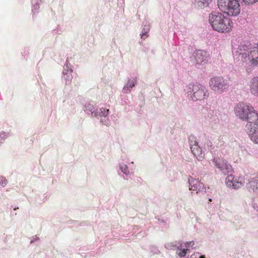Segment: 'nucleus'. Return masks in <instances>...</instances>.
<instances>
[{
    "instance_id": "393cba45",
    "label": "nucleus",
    "mask_w": 258,
    "mask_h": 258,
    "mask_svg": "<svg viewBox=\"0 0 258 258\" xmlns=\"http://www.w3.org/2000/svg\"><path fill=\"white\" fill-rule=\"evenodd\" d=\"M209 201L211 202L212 201V199H209Z\"/></svg>"
},
{
    "instance_id": "b1692460",
    "label": "nucleus",
    "mask_w": 258,
    "mask_h": 258,
    "mask_svg": "<svg viewBox=\"0 0 258 258\" xmlns=\"http://www.w3.org/2000/svg\"><path fill=\"white\" fill-rule=\"evenodd\" d=\"M240 55H241V56L243 57L244 53H240Z\"/></svg>"
},
{
    "instance_id": "39448f33",
    "label": "nucleus",
    "mask_w": 258,
    "mask_h": 258,
    "mask_svg": "<svg viewBox=\"0 0 258 258\" xmlns=\"http://www.w3.org/2000/svg\"><path fill=\"white\" fill-rule=\"evenodd\" d=\"M240 50L247 51L248 58L251 65L258 66V44L250 48L245 45H241L240 46Z\"/></svg>"
},
{
    "instance_id": "f03ea898",
    "label": "nucleus",
    "mask_w": 258,
    "mask_h": 258,
    "mask_svg": "<svg viewBox=\"0 0 258 258\" xmlns=\"http://www.w3.org/2000/svg\"><path fill=\"white\" fill-rule=\"evenodd\" d=\"M234 112L240 119L249 123L258 120V113L248 103L243 102L237 103L234 107Z\"/></svg>"
},
{
    "instance_id": "2eb2a0df",
    "label": "nucleus",
    "mask_w": 258,
    "mask_h": 258,
    "mask_svg": "<svg viewBox=\"0 0 258 258\" xmlns=\"http://www.w3.org/2000/svg\"><path fill=\"white\" fill-rule=\"evenodd\" d=\"M212 0H195L198 7L200 8L207 7Z\"/></svg>"
},
{
    "instance_id": "a211bd4d",
    "label": "nucleus",
    "mask_w": 258,
    "mask_h": 258,
    "mask_svg": "<svg viewBox=\"0 0 258 258\" xmlns=\"http://www.w3.org/2000/svg\"><path fill=\"white\" fill-rule=\"evenodd\" d=\"M100 111H101L102 115L104 116H107L109 112V110L108 109H106L104 108H102L100 109Z\"/></svg>"
},
{
    "instance_id": "6ab92c4d",
    "label": "nucleus",
    "mask_w": 258,
    "mask_h": 258,
    "mask_svg": "<svg viewBox=\"0 0 258 258\" xmlns=\"http://www.w3.org/2000/svg\"><path fill=\"white\" fill-rule=\"evenodd\" d=\"M7 180L5 177H3V176L0 177V184L2 186H5L7 184Z\"/></svg>"
},
{
    "instance_id": "4be33fe9",
    "label": "nucleus",
    "mask_w": 258,
    "mask_h": 258,
    "mask_svg": "<svg viewBox=\"0 0 258 258\" xmlns=\"http://www.w3.org/2000/svg\"><path fill=\"white\" fill-rule=\"evenodd\" d=\"M146 34H142L141 35V38H142V39H145V38H146Z\"/></svg>"
},
{
    "instance_id": "20e7f679",
    "label": "nucleus",
    "mask_w": 258,
    "mask_h": 258,
    "mask_svg": "<svg viewBox=\"0 0 258 258\" xmlns=\"http://www.w3.org/2000/svg\"><path fill=\"white\" fill-rule=\"evenodd\" d=\"M209 84L212 90L219 92H223L227 89L229 86L228 81L220 77L211 78Z\"/></svg>"
},
{
    "instance_id": "1a4fd4ad",
    "label": "nucleus",
    "mask_w": 258,
    "mask_h": 258,
    "mask_svg": "<svg viewBox=\"0 0 258 258\" xmlns=\"http://www.w3.org/2000/svg\"><path fill=\"white\" fill-rule=\"evenodd\" d=\"M249 136L252 141L258 144V121L256 123L252 122L250 124Z\"/></svg>"
},
{
    "instance_id": "6e6552de",
    "label": "nucleus",
    "mask_w": 258,
    "mask_h": 258,
    "mask_svg": "<svg viewBox=\"0 0 258 258\" xmlns=\"http://www.w3.org/2000/svg\"><path fill=\"white\" fill-rule=\"evenodd\" d=\"M194 56L197 64H205L208 61L209 55L206 51L203 50H196L194 53Z\"/></svg>"
},
{
    "instance_id": "dca6fc26",
    "label": "nucleus",
    "mask_w": 258,
    "mask_h": 258,
    "mask_svg": "<svg viewBox=\"0 0 258 258\" xmlns=\"http://www.w3.org/2000/svg\"><path fill=\"white\" fill-rule=\"evenodd\" d=\"M135 82L133 80H129L126 83V85L124 87L123 90L124 92L128 93L127 89L132 88L135 86Z\"/></svg>"
},
{
    "instance_id": "9d476101",
    "label": "nucleus",
    "mask_w": 258,
    "mask_h": 258,
    "mask_svg": "<svg viewBox=\"0 0 258 258\" xmlns=\"http://www.w3.org/2000/svg\"><path fill=\"white\" fill-rule=\"evenodd\" d=\"M225 183L228 187L233 189H238L242 186V183L238 181L235 180L234 177L231 175H228L226 177Z\"/></svg>"
},
{
    "instance_id": "aec40b11",
    "label": "nucleus",
    "mask_w": 258,
    "mask_h": 258,
    "mask_svg": "<svg viewBox=\"0 0 258 258\" xmlns=\"http://www.w3.org/2000/svg\"><path fill=\"white\" fill-rule=\"evenodd\" d=\"M243 2L247 5H251L258 2V0H242Z\"/></svg>"
},
{
    "instance_id": "5701e85b",
    "label": "nucleus",
    "mask_w": 258,
    "mask_h": 258,
    "mask_svg": "<svg viewBox=\"0 0 258 258\" xmlns=\"http://www.w3.org/2000/svg\"><path fill=\"white\" fill-rule=\"evenodd\" d=\"M199 258H206V257L204 255H202Z\"/></svg>"
},
{
    "instance_id": "7ed1b4c3",
    "label": "nucleus",
    "mask_w": 258,
    "mask_h": 258,
    "mask_svg": "<svg viewBox=\"0 0 258 258\" xmlns=\"http://www.w3.org/2000/svg\"><path fill=\"white\" fill-rule=\"evenodd\" d=\"M218 6L222 12L229 16L236 17L240 13L238 0H218Z\"/></svg>"
},
{
    "instance_id": "f257e3e1",
    "label": "nucleus",
    "mask_w": 258,
    "mask_h": 258,
    "mask_svg": "<svg viewBox=\"0 0 258 258\" xmlns=\"http://www.w3.org/2000/svg\"><path fill=\"white\" fill-rule=\"evenodd\" d=\"M209 22L212 28L222 33H229L232 30L233 23L232 20L219 12H212L209 15Z\"/></svg>"
},
{
    "instance_id": "9b49d317",
    "label": "nucleus",
    "mask_w": 258,
    "mask_h": 258,
    "mask_svg": "<svg viewBox=\"0 0 258 258\" xmlns=\"http://www.w3.org/2000/svg\"><path fill=\"white\" fill-rule=\"evenodd\" d=\"M249 91L251 94L258 96V77L252 78L248 83Z\"/></svg>"
},
{
    "instance_id": "423d86ee",
    "label": "nucleus",
    "mask_w": 258,
    "mask_h": 258,
    "mask_svg": "<svg viewBox=\"0 0 258 258\" xmlns=\"http://www.w3.org/2000/svg\"><path fill=\"white\" fill-rule=\"evenodd\" d=\"M190 149L193 155L199 161H202L205 157V153L198 145V143L195 140L194 136H190L189 138Z\"/></svg>"
},
{
    "instance_id": "4468645a",
    "label": "nucleus",
    "mask_w": 258,
    "mask_h": 258,
    "mask_svg": "<svg viewBox=\"0 0 258 258\" xmlns=\"http://www.w3.org/2000/svg\"><path fill=\"white\" fill-rule=\"evenodd\" d=\"M247 187L250 191L253 192H258V178L253 179L247 184Z\"/></svg>"
},
{
    "instance_id": "ddd939ff",
    "label": "nucleus",
    "mask_w": 258,
    "mask_h": 258,
    "mask_svg": "<svg viewBox=\"0 0 258 258\" xmlns=\"http://www.w3.org/2000/svg\"><path fill=\"white\" fill-rule=\"evenodd\" d=\"M194 94H193V99L196 100H201L205 98V96H206V92H205L204 89H200L198 88V89L195 87L193 89Z\"/></svg>"
},
{
    "instance_id": "412c9836",
    "label": "nucleus",
    "mask_w": 258,
    "mask_h": 258,
    "mask_svg": "<svg viewBox=\"0 0 258 258\" xmlns=\"http://www.w3.org/2000/svg\"><path fill=\"white\" fill-rule=\"evenodd\" d=\"M195 243L193 241L187 242L185 243V247L188 248L189 247H192Z\"/></svg>"
},
{
    "instance_id": "f8f14e48",
    "label": "nucleus",
    "mask_w": 258,
    "mask_h": 258,
    "mask_svg": "<svg viewBox=\"0 0 258 258\" xmlns=\"http://www.w3.org/2000/svg\"><path fill=\"white\" fill-rule=\"evenodd\" d=\"M189 190L196 191L197 193L204 186L203 183L198 179L190 178L189 179Z\"/></svg>"
},
{
    "instance_id": "0eeeda50",
    "label": "nucleus",
    "mask_w": 258,
    "mask_h": 258,
    "mask_svg": "<svg viewBox=\"0 0 258 258\" xmlns=\"http://www.w3.org/2000/svg\"><path fill=\"white\" fill-rule=\"evenodd\" d=\"M215 166L224 174L228 173L231 169V166L227 162L219 158H214L213 160Z\"/></svg>"
},
{
    "instance_id": "f3484780",
    "label": "nucleus",
    "mask_w": 258,
    "mask_h": 258,
    "mask_svg": "<svg viewBox=\"0 0 258 258\" xmlns=\"http://www.w3.org/2000/svg\"><path fill=\"white\" fill-rule=\"evenodd\" d=\"M188 251H189V249L188 248H186V249L178 248L177 250V253L178 254V255L179 256L184 257L185 256V255L187 253Z\"/></svg>"
}]
</instances>
